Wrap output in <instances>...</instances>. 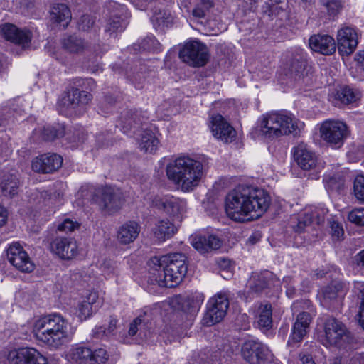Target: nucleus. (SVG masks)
<instances>
[{"mask_svg":"<svg viewBox=\"0 0 364 364\" xmlns=\"http://www.w3.org/2000/svg\"><path fill=\"white\" fill-rule=\"evenodd\" d=\"M270 202V196L265 190L239 186L228 194L225 210L232 220L244 222L262 215L268 209Z\"/></svg>","mask_w":364,"mask_h":364,"instance_id":"obj_1","label":"nucleus"},{"mask_svg":"<svg viewBox=\"0 0 364 364\" xmlns=\"http://www.w3.org/2000/svg\"><path fill=\"white\" fill-rule=\"evenodd\" d=\"M149 273L161 287L172 288L179 284L188 270L187 257L181 252L154 257L149 262Z\"/></svg>","mask_w":364,"mask_h":364,"instance_id":"obj_2","label":"nucleus"},{"mask_svg":"<svg viewBox=\"0 0 364 364\" xmlns=\"http://www.w3.org/2000/svg\"><path fill=\"white\" fill-rule=\"evenodd\" d=\"M68 325L60 314H48L35 321L33 333L38 341L51 349H57L68 341Z\"/></svg>","mask_w":364,"mask_h":364,"instance_id":"obj_3","label":"nucleus"},{"mask_svg":"<svg viewBox=\"0 0 364 364\" xmlns=\"http://www.w3.org/2000/svg\"><path fill=\"white\" fill-rule=\"evenodd\" d=\"M203 164L187 156H179L166 166L168 178L189 192L197 187L203 175Z\"/></svg>","mask_w":364,"mask_h":364,"instance_id":"obj_4","label":"nucleus"},{"mask_svg":"<svg viewBox=\"0 0 364 364\" xmlns=\"http://www.w3.org/2000/svg\"><path fill=\"white\" fill-rule=\"evenodd\" d=\"M304 124L291 113L287 111L272 112L262 116L259 128L267 139H273L284 135H296Z\"/></svg>","mask_w":364,"mask_h":364,"instance_id":"obj_5","label":"nucleus"},{"mask_svg":"<svg viewBox=\"0 0 364 364\" xmlns=\"http://www.w3.org/2000/svg\"><path fill=\"white\" fill-rule=\"evenodd\" d=\"M323 331L324 335L320 337V341L326 347H345L353 339L345 324L333 317L328 318L325 321Z\"/></svg>","mask_w":364,"mask_h":364,"instance_id":"obj_6","label":"nucleus"},{"mask_svg":"<svg viewBox=\"0 0 364 364\" xmlns=\"http://www.w3.org/2000/svg\"><path fill=\"white\" fill-rule=\"evenodd\" d=\"M291 154L296 164L303 171L320 172L323 168V164L312 149L304 142L294 146Z\"/></svg>","mask_w":364,"mask_h":364,"instance_id":"obj_7","label":"nucleus"},{"mask_svg":"<svg viewBox=\"0 0 364 364\" xmlns=\"http://www.w3.org/2000/svg\"><path fill=\"white\" fill-rule=\"evenodd\" d=\"M229 307L228 295L219 292L211 297L207 304V311L203 318V323L210 326L221 321L226 315Z\"/></svg>","mask_w":364,"mask_h":364,"instance_id":"obj_8","label":"nucleus"},{"mask_svg":"<svg viewBox=\"0 0 364 364\" xmlns=\"http://www.w3.org/2000/svg\"><path fill=\"white\" fill-rule=\"evenodd\" d=\"M109 13L105 33L109 37L116 38L119 33H122L127 27V12L124 5L115 1H109L107 6Z\"/></svg>","mask_w":364,"mask_h":364,"instance_id":"obj_9","label":"nucleus"},{"mask_svg":"<svg viewBox=\"0 0 364 364\" xmlns=\"http://www.w3.org/2000/svg\"><path fill=\"white\" fill-rule=\"evenodd\" d=\"M183 62L193 67L204 66L208 61L209 53L203 43L193 41L187 42L179 52Z\"/></svg>","mask_w":364,"mask_h":364,"instance_id":"obj_10","label":"nucleus"},{"mask_svg":"<svg viewBox=\"0 0 364 364\" xmlns=\"http://www.w3.org/2000/svg\"><path fill=\"white\" fill-rule=\"evenodd\" d=\"M348 134L347 125L338 120H326L320 128L321 139L332 146L340 147Z\"/></svg>","mask_w":364,"mask_h":364,"instance_id":"obj_11","label":"nucleus"},{"mask_svg":"<svg viewBox=\"0 0 364 364\" xmlns=\"http://www.w3.org/2000/svg\"><path fill=\"white\" fill-rule=\"evenodd\" d=\"M241 353L250 364H262L268 359L270 350L258 340H248L242 344Z\"/></svg>","mask_w":364,"mask_h":364,"instance_id":"obj_12","label":"nucleus"},{"mask_svg":"<svg viewBox=\"0 0 364 364\" xmlns=\"http://www.w3.org/2000/svg\"><path fill=\"white\" fill-rule=\"evenodd\" d=\"M65 134L67 135V139L76 144L82 142L85 138L83 129H74L73 132L70 129L69 132H66L65 126L60 124L46 126L41 131L42 138L46 141H53Z\"/></svg>","mask_w":364,"mask_h":364,"instance_id":"obj_13","label":"nucleus"},{"mask_svg":"<svg viewBox=\"0 0 364 364\" xmlns=\"http://www.w3.org/2000/svg\"><path fill=\"white\" fill-rule=\"evenodd\" d=\"M347 291L343 282L334 281L325 287L321 291V304L328 309L338 308Z\"/></svg>","mask_w":364,"mask_h":364,"instance_id":"obj_14","label":"nucleus"},{"mask_svg":"<svg viewBox=\"0 0 364 364\" xmlns=\"http://www.w3.org/2000/svg\"><path fill=\"white\" fill-rule=\"evenodd\" d=\"M7 258L14 267L23 272H31L34 269L33 263L19 242H13L9 245Z\"/></svg>","mask_w":364,"mask_h":364,"instance_id":"obj_15","label":"nucleus"},{"mask_svg":"<svg viewBox=\"0 0 364 364\" xmlns=\"http://www.w3.org/2000/svg\"><path fill=\"white\" fill-rule=\"evenodd\" d=\"M306 53L301 49H298L292 54L291 58L282 68L281 75L282 79L296 80L303 75L306 66Z\"/></svg>","mask_w":364,"mask_h":364,"instance_id":"obj_16","label":"nucleus"},{"mask_svg":"<svg viewBox=\"0 0 364 364\" xmlns=\"http://www.w3.org/2000/svg\"><path fill=\"white\" fill-rule=\"evenodd\" d=\"M9 360L13 364H47V358L33 348H21L9 354Z\"/></svg>","mask_w":364,"mask_h":364,"instance_id":"obj_17","label":"nucleus"},{"mask_svg":"<svg viewBox=\"0 0 364 364\" xmlns=\"http://www.w3.org/2000/svg\"><path fill=\"white\" fill-rule=\"evenodd\" d=\"M336 37L340 53L348 55L354 52L358 43V34L355 28L344 26L338 31Z\"/></svg>","mask_w":364,"mask_h":364,"instance_id":"obj_18","label":"nucleus"},{"mask_svg":"<svg viewBox=\"0 0 364 364\" xmlns=\"http://www.w3.org/2000/svg\"><path fill=\"white\" fill-rule=\"evenodd\" d=\"M123 203L122 193L111 186H106L102 190L100 207L105 214L111 215L118 211Z\"/></svg>","mask_w":364,"mask_h":364,"instance_id":"obj_19","label":"nucleus"},{"mask_svg":"<svg viewBox=\"0 0 364 364\" xmlns=\"http://www.w3.org/2000/svg\"><path fill=\"white\" fill-rule=\"evenodd\" d=\"M62 164L61 156L54 153H46L33 159L31 166L35 172L50 173L59 169Z\"/></svg>","mask_w":364,"mask_h":364,"instance_id":"obj_20","label":"nucleus"},{"mask_svg":"<svg viewBox=\"0 0 364 364\" xmlns=\"http://www.w3.org/2000/svg\"><path fill=\"white\" fill-rule=\"evenodd\" d=\"M210 128L213 135L223 142L229 143L235 140L236 132L221 114L213 115L210 118Z\"/></svg>","mask_w":364,"mask_h":364,"instance_id":"obj_21","label":"nucleus"},{"mask_svg":"<svg viewBox=\"0 0 364 364\" xmlns=\"http://www.w3.org/2000/svg\"><path fill=\"white\" fill-rule=\"evenodd\" d=\"M51 250L63 259H71L77 255L76 241L70 237H57L50 244Z\"/></svg>","mask_w":364,"mask_h":364,"instance_id":"obj_22","label":"nucleus"},{"mask_svg":"<svg viewBox=\"0 0 364 364\" xmlns=\"http://www.w3.org/2000/svg\"><path fill=\"white\" fill-rule=\"evenodd\" d=\"M184 205L183 200L171 194L156 195L151 200V206L169 215H175L182 211Z\"/></svg>","mask_w":364,"mask_h":364,"instance_id":"obj_23","label":"nucleus"},{"mask_svg":"<svg viewBox=\"0 0 364 364\" xmlns=\"http://www.w3.org/2000/svg\"><path fill=\"white\" fill-rule=\"evenodd\" d=\"M4 38L15 44L22 45L23 47L28 45L31 41L32 34L26 29H19L12 23H5L1 28Z\"/></svg>","mask_w":364,"mask_h":364,"instance_id":"obj_24","label":"nucleus"},{"mask_svg":"<svg viewBox=\"0 0 364 364\" xmlns=\"http://www.w3.org/2000/svg\"><path fill=\"white\" fill-rule=\"evenodd\" d=\"M309 44L313 51L325 55H331L336 51L335 40L329 35H314L310 37Z\"/></svg>","mask_w":364,"mask_h":364,"instance_id":"obj_25","label":"nucleus"},{"mask_svg":"<svg viewBox=\"0 0 364 364\" xmlns=\"http://www.w3.org/2000/svg\"><path fill=\"white\" fill-rule=\"evenodd\" d=\"M311 322V316L309 313L306 311L299 313L294 323L292 332L287 342V345L291 346L293 343H300L306 335L307 328Z\"/></svg>","mask_w":364,"mask_h":364,"instance_id":"obj_26","label":"nucleus"},{"mask_svg":"<svg viewBox=\"0 0 364 364\" xmlns=\"http://www.w3.org/2000/svg\"><path fill=\"white\" fill-rule=\"evenodd\" d=\"M92 99L90 93L73 87L62 98L60 104L66 109H73L80 105L87 104Z\"/></svg>","mask_w":364,"mask_h":364,"instance_id":"obj_27","label":"nucleus"},{"mask_svg":"<svg viewBox=\"0 0 364 364\" xmlns=\"http://www.w3.org/2000/svg\"><path fill=\"white\" fill-rule=\"evenodd\" d=\"M191 244L200 252L205 253L211 250L218 249L221 242L215 235L205 234L192 236Z\"/></svg>","mask_w":364,"mask_h":364,"instance_id":"obj_28","label":"nucleus"},{"mask_svg":"<svg viewBox=\"0 0 364 364\" xmlns=\"http://www.w3.org/2000/svg\"><path fill=\"white\" fill-rule=\"evenodd\" d=\"M141 230L140 225L135 221H129L119 228L117 240L121 244L133 242L138 237Z\"/></svg>","mask_w":364,"mask_h":364,"instance_id":"obj_29","label":"nucleus"},{"mask_svg":"<svg viewBox=\"0 0 364 364\" xmlns=\"http://www.w3.org/2000/svg\"><path fill=\"white\" fill-rule=\"evenodd\" d=\"M177 231L173 223L167 218L160 219L155 223L152 232L158 242H164L171 237Z\"/></svg>","mask_w":364,"mask_h":364,"instance_id":"obj_30","label":"nucleus"},{"mask_svg":"<svg viewBox=\"0 0 364 364\" xmlns=\"http://www.w3.org/2000/svg\"><path fill=\"white\" fill-rule=\"evenodd\" d=\"M279 283V279L269 271H264L257 275L255 279L254 282L250 286V289L255 293H261L267 288L271 286H276Z\"/></svg>","mask_w":364,"mask_h":364,"instance_id":"obj_31","label":"nucleus"},{"mask_svg":"<svg viewBox=\"0 0 364 364\" xmlns=\"http://www.w3.org/2000/svg\"><path fill=\"white\" fill-rule=\"evenodd\" d=\"M256 323L262 330H269L272 327V307L269 303L260 304L256 311Z\"/></svg>","mask_w":364,"mask_h":364,"instance_id":"obj_32","label":"nucleus"},{"mask_svg":"<svg viewBox=\"0 0 364 364\" xmlns=\"http://www.w3.org/2000/svg\"><path fill=\"white\" fill-rule=\"evenodd\" d=\"M50 20L55 23L66 27L71 20V12L68 6L65 4H54L50 12Z\"/></svg>","mask_w":364,"mask_h":364,"instance_id":"obj_33","label":"nucleus"},{"mask_svg":"<svg viewBox=\"0 0 364 364\" xmlns=\"http://www.w3.org/2000/svg\"><path fill=\"white\" fill-rule=\"evenodd\" d=\"M159 144V140L153 130L146 129L142 132L139 141V147L141 151L153 154L157 150Z\"/></svg>","mask_w":364,"mask_h":364,"instance_id":"obj_34","label":"nucleus"},{"mask_svg":"<svg viewBox=\"0 0 364 364\" xmlns=\"http://www.w3.org/2000/svg\"><path fill=\"white\" fill-rule=\"evenodd\" d=\"M201 301L200 298L198 296H188L185 298H179L178 302L183 312L193 316L199 311Z\"/></svg>","mask_w":364,"mask_h":364,"instance_id":"obj_35","label":"nucleus"},{"mask_svg":"<svg viewBox=\"0 0 364 364\" xmlns=\"http://www.w3.org/2000/svg\"><path fill=\"white\" fill-rule=\"evenodd\" d=\"M91 355L92 349L85 346H76L70 351L71 359L78 364H90Z\"/></svg>","mask_w":364,"mask_h":364,"instance_id":"obj_36","label":"nucleus"},{"mask_svg":"<svg viewBox=\"0 0 364 364\" xmlns=\"http://www.w3.org/2000/svg\"><path fill=\"white\" fill-rule=\"evenodd\" d=\"M296 219V222L293 221L294 218L291 219V225L296 232L301 233L306 227L311 224L313 215L309 210H305L304 212L300 213Z\"/></svg>","mask_w":364,"mask_h":364,"instance_id":"obj_37","label":"nucleus"},{"mask_svg":"<svg viewBox=\"0 0 364 364\" xmlns=\"http://www.w3.org/2000/svg\"><path fill=\"white\" fill-rule=\"evenodd\" d=\"M63 48L70 53H79L84 50L85 44L81 38L75 35L65 37L62 42Z\"/></svg>","mask_w":364,"mask_h":364,"instance_id":"obj_38","label":"nucleus"},{"mask_svg":"<svg viewBox=\"0 0 364 364\" xmlns=\"http://www.w3.org/2000/svg\"><path fill=\"white\" fill-rule=\"evenodd\" d=\"M117 319L115 317L110 316L109 325L107 327L104 326H96L93 330V336L96 338H104L114 334L117 329Z\"/></svg>","mask_w":364,"mask_h":364,"instance_id":"obj_39","label":"nucleus"},{"mask_svg":"<svg viewBox=\"0 0 364 364\" xmlns=\"http://www.w3.org/2000/svg\"><path fill=\"white\" fill-rule=\"evenodd\" d=\"M18 181L13 175L5 176L1 183L2 193L4 196L12 197L17 193Z\"/></svg>","mask_w":364,"mask_h":364,"instance_id":"obj_40","label":"nucleus"},{"mask_svg":"<svg viewBox=\"0 0 364 364\" xmlns=\"http://www.w3.org/2000/svg\"><path fill=\"white\" fill-rule=\"evenodd\" d=\"M334 97L336 100L344 105L353 103L358 99V95L348 87H341L336 91Z\"/></svg>","mask_w":364,"mask_h":364,"instance_id":"obj_41","label":"nucleus"},{"mask_svg":"<svg viewBox=\"0 0 364 364\" xmlns=\"http://www.w3.org/2000/svg\"><path fill=\"white\" fill-rule=\"evenodd\" d=\"M323 181L326 188L331 192H341L345 186V181L340 175L326 176Z\"/></svg>","mask_w":364,"mask_h":364,"instance_id":"obj_42","label":"nucleus"},{"mask_svg":"<svg viewBox=\"0 0 364 364\" xmlns=\"http://www.w3.org/2000/svg\"><path fill=\"white\" fill-rule=\"evenodd\" d=\"M213 6V3L211 0H200L192 10V15L197 19L204 18Z\"/></svg>","mask_w":364,"mask_h":364,"instance_id":"obj_43","label":"nucleus"},{"mask_svg":"<svg viewBox=\"0 0 364 364\" xmlns=\"http://www.w3.org/2000/svg\"><path fill=\"white\" fill-rule=\"evenodd\" d=\"M320 1L326 9L328 15L333 18L336 16L343 7L342 0H320Z\"/></svg>","mask_w":364,"mask_h":364,"instance_id":"obj_44","label":"nucleus"},{"mask_svg":"<svg viewBox=\"0 0 364 364\" xmlns=\"http://www.w3.org/2000/svg\"><path fill=\"white\" fill-rule=\"evenodd\" d=\"M90 364H105L109 359V354L104 348L92 350Z\"/></svg>","mask_w":364,"mask_h":364,"instance_id":"obj_45","label":"nucleus"},{"mask_svg":"<svg viewBox=\"0 0 364 364\" xmlns=\"http://www.w3.org/2000/svg\"><path fill=\"white\" fill-rule=\"evenodd\" d=\"M354 195L357 200L364 203V176L358 175L355 177L353 183Z\"/></svg>","mask_w":364,"mask_h":364,"instance_id":"obj_46","label":"nucleus"},{"mask_svg":"<svg viewBox=\"0 0 364 364\" xmlns=\"http://www.w3.org/2000/svg\"><path fill=\"white\" fill-rule=\"evenodd\" d=\"M348 219L358 226H364V208L351 210L348 215Z\"/></svg>","mask_w":364,"mask_h":364,"instance_id":"obj_47","label":"nucleus"},{"mask_svg":"<svg viewBox=\"0 0 364 364\" xmlns=\"http://www.w3.org/2000/svg\"><path fill=\"white\" fill-rule=\"evenodd\" d=\"M93 307H92L91 304H87L83 300L79 303L77 315L81 321L86 320L92 314Z\"/></svg>","mask_w":364,"mask_h":364,"instance_id":"obj_48","label":"nucleus"},{"mask_svg":"<svg viewBox=\"0 0 364 364\" xmlns=\"http://www.w3.org/2000/svg\"><path fill=\"white\" fill-rule=\"evenodd\" d=\"M95 22V18L90 15H83L77 23L78 29L82 31H87L92 28Z\"/></svg>","mask_w":364,"mask_h":364,"instance_id":"obj_49","label":"nucleus"},{"mask_svg":"<svg viewBox=\"0 0 364 364\" xmlns=\"http://www.w3.org/2000/svg\"><path fill=\"white\" fill-rule=\"evenodd\" d=\"M102 271L108 276L117 272L118 264L112 259H105L101 265Z\"/></svg>","mask_w":364,"mask_h":364,"instance_id":"obj_50","label":"nucleus"},{"mask_svg":"<svg viewBox=\"0 0 364 364\" xmlns=\"http://www.w3.org/2000/svg\"><path fill=\"white\" fill-rule=\"evenodd\" d=\"M78 226L79 224L77 222H74L68 218H66L60 224L58 225V230L65 232H72Z\"/></svg>","mask_w":364,"mask_h":364,"instance_id":"obj_51","label":"nucleus"},{"mask_svg":"<svg viewBox=\"0 0 364 364\" xmlns=\"http://www.w3.org/2000/svg\"><path fill=\"white\" fill-rule=\"evenodd\" d=\"M330 227L333 237L340 239L344 235V230L342 225L337 221H330Z\"/></svg>","mask_w":364,"mask_h":364,"instance_id":"obj_52","label":"nucleus"},{"mask_svg":"<svg viewBox=\"0 0 364 364\" xmlns=\"http://www.w3.org/2000/svg\"><path fill=\"white\" fill-rule=\"evenodd\" d=\"M312 304L311 301L309 299H301V300H296L295 301L292 306L291 309L294 313H296L301 309L306 310V309H310L311 307Z\"/></svg>","mask_w":364,"mask_h":364,"instance_id":"obj_53","label":"nucleus"},{"mask_svg":"<svg viewBox=\"0 0 364 364\" xmlns=\"http://www.w3.org/2000/svg\"><path fill=\"white\" fill-rule=\"evenodd\" d=\"M360 310L358 313L359 316V323L362 326V328L364 329V288L360 290Z\"/></svg>","mask_w":364,"mask_h":364,"instance_id":"obj_54","label":"nucleus"},{"mask_svg":"<svg viewBox=\"0 0 364 364\" xmlns=\"http://www.w3.org/2000/svg\"><path fill=\"white\" fill-rule=\"evenodd\" d=\"M142 320L140 317L136 318L129 326V334L131 336H134L136 334L139 328L138 326L141 324Z\"/></svg>","mask_w":364,"mask_h":364,"instance_id":"obj_55","label":"nucleus"},{"mask_svg":"<svg viewBox=\"0 0 364 364\" xmlns=\"http://www.w3.org/2000/svg\"><path fill=\"white\" fill-rule=\"evenodd\" d=\"M98 299V294L95 291L90 292L85 299H83L85 302L87 304H91L92 307H93L94 304L96 303L97 300Z\"/></svg>","mask_w":364,"mask_h":364,"instance_id":"obj_56","label":"nucleus"},{"mask_svg":"<svg viewBox=\"0 0 364 364\" xmlns=\"http://www.w3.org/2000/svg\"><path fill=\"white\" fill-rule=\"evenodd\" d=\"M8 218V211L2 205H0V227L6 224Z\"/></svg>","mask_w":364,"mask_h":364,"instance_id":"obj_57","label":"nucleus"},{"mask_svg":"<svg viewBox=\"0 0 364 364\" xmlns=\"http://www.w3.org/2000/svg\"><path fill=\"white\" fill-rule=\"evenodd\" d=\"M354 259L357 265L364 267V250L358 253Z\"/></svg>","mask_w":364,"mask_h":364,"instance_id":"obj_58","label":"nucleus"},{"mask_svg":"<svg viewBox=\"0 0 364 364\" xmlns=\"http://www.w3.org/2000/svg\"><path fill=\"white\" fill-rule=\"evenodd\" d=\"M355 59L364 70V50L358 52L356 54Z\"/></svg>","mask_w":364,"mask_h":364,"instance_id":"obj_59","label":"nucleus"},{"mask_svg":"<svg viewBox=\"0 0 364 364\" xmlns=\"http://www.w3.org/2000/svg\"><path fill=\"white\" fill-rule=\"evenodd\" d=\"M301 360L302 364H316L310 355L304 354L301 355Z\"/></svg>","mask_w":364,"mask_h":364,"instance_id":"obj_60","label":"nucleus"},{"mask_svg":"<svg viewBox=\"0 0 364 364\" xmlns=\"http://www.w3.org/2000/svg\"><path fill=\"white\" fill-rule=\"evenodd\" d=\"M354 364H364V353H360L355 358Z\"/></svg>","mask_w":364,"mask_h":364,"instance_id":"obj_61","label":"nucleus"},{"mask_svg":"<svg viewBox=\"0 0 364 364\" xmlns=\"http://www.w3.org/2000/svg\"><path fill=\"white\" fill-rule=\"evenodd\" d=\"M146 41H151L153 43H159V42L156 40V38L153 36V37H149L147 38V40Z\"/></svg>","mask_w":364,"mask_h":364,"instance_id":"obj_62","label":"nucleus"},{"mask_svg":"<svg viewBox=\"0 0 364 364\" xmlns=\"http://www.w3.org/2000/svg\"><path fill=\"white\" fill-rule=\"evenodd\" d=\"M251 1L254 2V3H256L258 1V0H250Z\"/></svg>","mask_w":364,"mask_h":364,"instance_id":"obj_63","label":"nucleus"},{"mask_svg":"<svg viewBox=\"0 0 364 364\" xmlns=\"http://www.w3.org/2000/svg\"><path fill=\"white\" fill-rule=\"evenodd\" d=\"M284 330H285L286 331H288V327H287V326H286V327L284 328Z\"/></svg>","mask_w":364,"mask_h":364,"instance_id":"obj_64","label":"nucleus"}]
</instances>
